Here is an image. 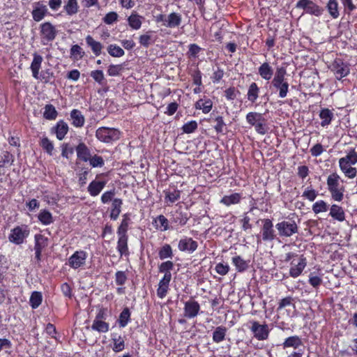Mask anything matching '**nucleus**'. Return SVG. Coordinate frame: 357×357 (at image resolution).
Returning a JSON list of instances; mask_svg holds the SVG:
<instances>
[{"mask_svg": "<svg viewBox=\"0 0 357 357\" xmlns=\"http://www.w3.org/2000/svg\"><path fill=\"white\" fill-rule=\"evenodd\" d=\"M43 60V59L42 56L38 54L37 53H34L33 59L30 68L32 72V75L35 79H40L43 82L49 83L51 82V79L53 77V73L50 69L42 71L39 75V70L41 67Z\"/></svg>", "mask_w": 357, "mask_h": 357, "instance_id": "f257e3e1", "label": "nucleus"}, {"mask_svg": "<svg viewBox=\"0 0 357 357\" xmlns=\"http://www.w3.org/2000/svg\"><path fill=\"white\" fill-rule=\"evenodd\" d=\"M120 131L115 128L102 127L96 132L98 140L105 143H110L120 138Z\"/></svg>", "mask_w": 357, "mask_h": 357, "instance_id": "f03ea898", "label": "nucleus"}, {"mask_svg": "<svg viewBox=\"0 0 357 357\" xmlns=\"http://www.w3.org/2000/svg\"><path fill=\"white\" fill-rule=\"evenodd\" d=\"M248 324L250 331L257 340L262 341L268 339L270 331L266 324H261L257 321L251 320Z\"/></svg>", "mask_w": 357, "mask_h": 357, "instance_id": "7ed1b4c3", "label": "nucleus"}, {"mask_svg": "<svg viewBox=\"0 0 357 357\" xmlns=\"http://www.w3.org/2000/svg\"><path fill=\"white\" fill-rule=\"evenodd\" d=\"M296 8L303 9L306 13L319 17L323 14L324 9L311 0H299Z\"/></svg>", "mask_w": 357, "mask_h": 357, "instance_id": "20e7f679", "label": "nucleus"}, {"mask_svg": "<svg viewBox=\"0 0 357 357\" xmlns=\"http://www.w3.org/2000/svg\"><path fill=\"white\" fill-rule=\"evenodd\" d=\"M29 234V229L26 225L17 226L11 230L8 240L16 245H20Z\"/></svg>", "mask_w": 357, "mask_h": 357, "instance_id": "39448f33", "label": "nucleus"}, {"mask_svg": "<svg viewBox=\"0 0 357 357\" xmlns=\"http://www.w3.org/2000/svg\"><path fill=\"white\" fill-rule=\"evenodd\" d=\"M280 236L290 237L298 233V226L294 221H282L275 225Z\"/></svg>", "mask_w": 357, "mask_h": 357, "instance_id": "423d86ee", "label": "nucleus"}, {"mask_svg": "<svg viewBox=\"0 0 357 357\" xmlns=\"http://www.w3.org/2000/svg\"><path fill=\"white\" fill-rule=\"evenodd\" d=\"M40 28L42 42L44 45L55 39L57 31L52 23L49 22L43 23L40 24Z\"/></svg>", "mask_w": 357, "mask_h": 357, "instance_id": "0eeeda50", "label": "nucleus"}, {"mask_svg": "<svg viewBox=\"0 0 357 357\" xmlns=\"http://www.w3.org/2000/svg\"><path fill=\"white\" fill-rule=\"evenodd\" d=\"M331 70L336 75L337 79H341L349 73V67L341 59L335 60L331 66Z\"/></svg>", "mask_w": 357, "mask_h": 357, "instance_id": "6e6552de", "label": "nucleus"}, {"mask_svg": "<svg viewBox=\"0 0 357 357\" xmlns=\"http://www.w3.org/2000/svg\"><path fill=\"white\" fill-rule=\"evenodd\" d=\"M263 226L261 227L262 240L264 241H271L275 239V234L273 229V224L270 219L261 220Z\"/></svg>", "mask_w": 357, "mask_h": 357, "instance_id": "1a4fd4ad", "label": "nucleus"}, {"mask_svg": "<svg viewBox=\"0 0 357 357\" xmlns=\"http://www.w3.org/2000/svg\"><path fill=\"white\" fill-rule=\"evenodd\" d=\"M307 265L306 258L301 255L298 257V261L296 262L295 259H294L291 262V268L289 270V275L293 278H296L299 276L303 272V269Z\"/></svg>", "mask_w": 357, "mask_h": 357, "instance_id": "9d476101", "label": "nucleus"}, {"mask_svg": "<svg viewBox=\"0 0 357 357\" xmlns=\"http://www.w3.org/2000/svg\"><path fill=\"white\" fill-rule=\"evenodd\" d=\"M48 13L46 5L41 1H37L33 3V10L31 12L32 17L34 21L40 22Z\"/></svg>", "mask_w": 357, "mask_h": 357, "instance_id": "9b49d317", "label": "nucleus"}, {"mask_svg": "<svg viewBox=\"0 0 357 357\" xmlns=\"http://www.w3.org/2000/svg\"><path fill=\"white\" fill-rule=\"evenodd\" d=\"M183 310L184 316L188 319H192L197 317L200 310V306L197 301L194 300H190L185 303Z\"/></svg>", "mask_w": 357, "mask_h": 357, "instance_id": "f8f14e48", "label": "nucleus"}, {"mask_svg": "<svg viewBox=\"0 0 357 357\" xmlns=\"http://www.w3.org/2000/svg\"><path fill=\"white\" fill-rule=\"evenodd\" d=\"M86 255L84 251H76L68 259V264L73 268H77L85 263Z\"/></svg>", "mask_w": 357, "mask_h": 357, "instance_id": "ddd939ff", "label": "nucleus"}, {"mask_svg": "<svg viewBox=\"0 0 357 357\" xmlns=\"http://www.w3.org/2000/svg\"><path fill=\"white\" fill-rule=\"evenodd\" d=\"M178 248L181 251L193 252L197 248V243L191 238L181 239Z\"/></svg>", "mask_w": 357, "mask_h": 357, "instance_id": "4468645a", "label": "nucleus"}, {"mask_svg": "<svg viewBox=\"0 0 357 357\" xmlns=\"http://www.w3.org/2000/svg\"><path fill=\"white\" fill-rule=\"evenodd\" d=\"M76 152L77 158L84 162H87L91 156L89 149L83 142L79 143L77 146Z\"/></svg>", "mask_w": 357, "mask_h": 357, "instance_id": "2eb2a0df", "label": "nucleus"}, {"mask_svg": "<svg viewBox=\"0 0 357 357\" xmlns=\"http://www.w3.org/2000/svg\"><path fill=\"white\" fill-rule=\"evenodd\" d=\"M52 131L56 133L58 139L62 140L68 131V126L61 120L57 122L56 126L52 128Z\"/></svg>", "mask_w": 357, "mask_h": 357, "instance_id": "dca6fc26", "label": "nucleus"}, {"mask_svg": "<svg viewBox=\"0 0 357 357\" xmlns=\"http://www.w3.org/2000/svg\"><path fill=\"white\" fill-rule=\"evenodd\" d=\"M181 15L176 13H172L165 19L163 24L164 26L169 28H174L178 26L181 23Z\"/></svg>", "mask_w": 357, "mask_h": 357, "instance_id": "f3484780", "label": "nucleus"}, {"mask_svg": "<svg viewBox=\"0 0 357 357\" xmlns=\"http://www.w3.org/2000/svg\"><path fill=\"white\" fill-rule=\"evenodd\" d=\"M106 185V181L94 180L88 186V192L93 196H97Z\"/></svg>", "mask_w": 357, "mask_h": 357, "instance_id": "a211bd4d", "label": "nucleus"}, {"mask_svg": "<svg viewBox=\"0 0 357 357\" xmlns=\"http://www.w3.org/2000/svg\"><path fill=\"white\" fill-rule=\"evenodd\" d=\"M123 205V200L119 198H115L113 199L111 207V213L109 217L112 220H117L119 214L121 211V206Z\"/></svg>", "mask_w": 357, "mask_h": 357, "instance_id": "6ab92c4d", "label": "nucleus"}, {"mask_svg": "<svg viewBox=\"0 0 357 357\" xmlns=\"http://www.w3.org/2000/svg\"><path fill=\"white\" fill-rule=\"evenodd\" d=\"M86 43L96 56H99L101 54L103 45L100 42L95 40L91 36L88 35L86 37Z\"/></svg>", "mask_w": 357, "mask_h": 357, "instance_id": "aec40b11", "label": "nucleus"}, {"mask_svg": "<svg viewBox=\"0 0 357 357\" xmlns=\"http://www.w3.org/2000/svg\"><path fill=\"white\" fill-rule=\"evenodd\" d=\"M119 240L117 242V250L121 256L128 254V235L127 234H118Z\"/></svg>", "mask_w": 357, "mask_h": 357, "instance_id": "412c9836", "label": "nucleus"}, {"mask_svg": "<svg viewBox=\"0 0 357 357\" xmlns=\"http://www.w3.org/2000/svg\"><path fill=\"white\" fill-rule=\"evenodd\" d=\"M258 71L259 75L265 80L271 79L273 75V70L267 62L262 63L259 66Z\"/></svg>", "mask_w": 357, "mask_h": 357, "instance_id": "4be33fe9", "label": "nucleus"}, {"mask_svg": "<svg viewBox=\"0 0 357 357\" xmlns=\"http://www.w3.org/2000/svg\"><path fill=\"white\" fill-rule=\"evenodd\" d=\"M333 116V113L329 109H322L319 113V117L322 120L321 122V126L322 127L328 126L331 123Z\"/></svg>", "mask_w": 357, "mask_h": 357, "instance_id": "5701e85b", "label": "nucleus"}, {"mask_svg": "<svg viewBox=\"0 0 357 357\" xmlns=\"http://www.w3.org/2000/svg\"><path fill=\"white\" fill-rule=\"evenodd\" d=\"M339 165L346 176L349 178H354L356 176L357 171L355 167H351V165L347 164L344 160H339Z\"/></svg>", "mask_w": 357, "mask_h": 357, "instance_id": "b1692460", "label": "nucleus"}, {"mask_svg": "<svg viewBox=\"0 0 357 357\" xmlns=\"http://www.w3.org/2000/svg\"><path fill=\"white\" fill-rule=\"evenodd\" d=\"M70 117L73 121V125L75 127H82L84 123V117L81 112L77 109H73L70 112Z\"/></svg>", "mask_w": 357, "mask_h": 357, "instance_id": "393cba45", "label": "nucleus"}, {"mask_svg": "<svg viewBox=\"0 0 357 357\" xmlns=\"http://www.w3.org/2000/svg\"><path fill=\"white\" fill-rule=\"evenodd\" d=\"M232 262L238 271H245L249 266V260H245L240 256H236L232 258Z\"/></svg>", "mask_w": 357, "mask_h": 357, "instance_id": "a878e982", "label": "nucleus"}, {"mask_svg": "<svg viewBox=\"0 0 357 357\" xmlns=\"http://www.w3.org/2000/svg\"><path fill=\"white\" fill-rule=\"evenodd\" d=\"M302 344L301 339L298 336L294 335L287 337L283 342L282 346L284 348L293 347L297 349Z\"/></svg>", "mask_w": 357, "mask_h": 357, "instance_id": "bb28decb", "label": "nucleus"}, {"mask_svg": "<svg viewBox=\"0 0 357 357\" xmlns=\"http://www.w3.org/2000/svg\"><path fill=\"white\" fill-rule=\"evenodd\" d=\"M259 88L255 82H252L248 91L247 96L248 100L250 101L252 103L255 102L257 99L259 97Z\"/></svg>", "mask_w": 357, "mask_h": 357, "instance_id": "cd10ccee", "label": "nucleus"}, {"mask_svg": "<svg viewBox=\"0 0 357 357\" xmlns=\"http://www.w3.org/2000/svg\"><path fill=\"white\" fill-rule=\"evenodd\" d=\"M330 215L338 221H343L344 220V212L342 207L333 204L330 210Z\"/></svg>", "mask_w": 357, "mask_h": 357, "instance_id": "c85d7f7f", "label": "nucleus"}, {"mask_svg": "<svg viewBox=\"0 0 357 357\" xmlns=\"http://www.w3.org/2000/svg\"><path fill=\"white\" fill-rule=\"evenodd\" d=\"M43 117L47 120H54L57 117L58 112L54 105L47 104L44 107Z\"/></svg>", "mask_w": 357, "mask_h": 357, "instance_id": "c756f323", "label": "nucleus"}, {"mask_svg": "<svg viewBox=\"0 0 357 357\" xmlns=\"http://www.w3.org/2000/svg\"><path fill=\"white\" fill-rule=\"evenodd\" d=\"M91 329L99 333H105L109 331V325L105 321H93L91 325Z\"/></svg>", "mask_w": 357, "mask_h": 357, "instance_id": "7c9ffc66", "label": "nucleus"}, {"mask_svg": "<svg viewBox=\"0 0 357 357\" xmlns=\"http://www.w3.org/2000/svg\"><path fill=\"white\" fill-rule=\"evenodd\" d=\"M273 87L279 90V97L284 98L287 96L289 89L287 82H271Z\"/></svg>", "mask_w": 357, "mask_h": 357, "instance_id": "2f4dec72", "label": "nucleus"}, {"mask_svg": "<svg viewBox=\"0 0 357 357\" xmlns=\"http://www.w3.org/2000/svg\"><path fill=\"white\" fill-rule=\"evenodd\" d=\"M339 179H340V176L336 173H333L328 177L327 185H328L329 191L339 189V186H340Z\"/></svg>", "mask_w": 357, "mask_h": 357, "instance_id": "473e14b6", "label": "nucleus"}, {"mask_svg": "<svg viewBox=\"0 0 357 357\" xmlns=\"http://www.w3.org/2000/svg\"><path fill=\"white\" fill-rule=\"evenodd\" d=\"M112 340L114 342V346H113V351L114 352H119L124 349L125 348V342L123 338L119 335L118 337L116 335H112Z\"/></svg>", "mask_w": 357, "mask_h": 357, "instance_id": "72a5a7b5", "label": "nucleus"}, {"mask_svg": "<svg viewBox=\"0 0 357 357\" xmlns=\"http://www.w3.org/2000/svg\"><path fill=\"white\" fill-rule=\"evenodd\" d=\"M227 328L224 326H218L215 328L213 333V340L219 343L225 340Z\"/></svg>", "mask_w": 357, "mask_h": 357, "instance_id": "f704fd0d", "label": "nucleus"}, {"mask_svg": "<svg viewBox=\"0 0 357 357\" xmlns=\"http://www.w3.org/2000/svg\"><path fill=\"white\" fill-rule=\"evenodd\" d=\"M213 102L210 99L205 101L200 99L195 104L196 109H202L204 114L208 113L211 110Z\"/></svg>", "mask_w": 357, "mask_h": 357, "instance_id": "c9c22d12", "label": "nucleus"}, {"mask_svg": "<svg viewBox=\"0 0 357 357\" xmlns=\"http://www.w3.org/2000/svg\"><path fill=\"white\" fill-rule=\"evenodd\" d=\"M38 218L45 225H48L54 221L51 213L45 209L40 211L38 215Z\"/></svg>", "mask_w": 357, "mask_h": 357, "instance_id": "e433bc0d", "label": "nucleus"}, {"mask_svg": "<svg viewBox=\"0 0 357 357\" xmlns=\"http://www.w3.org/2000/svg\"><path fill=\"white\" fill-rule=\"evenodd\" d=\"M46 246H47V238L42 234H36L35 236L34 250L42 252L43 249Z\"/></svg>", "mask_w": 357, "mask_h": 357, "instance_id": "4c0bfd02", "label": "nucleus"}, {"mask_svg": "<svg viewBox=\"0 0 357 357\" xmlns=\"http://www.w3.org/2000/svg\"><path fill=\"white\" fill-rule=\"evenodd\" d=\"M68 15H73L78 12V3L77 0H68L63 7Z\"/></svg>", "mask_w": 357, "mask_h": 357, "instance_id": "58836bf2", "label": "nucleus"}, {"mask_svg": "<svg viewBox=\"0 0 357 357\" xmlns=\"http://www.w3.org/2000/svg\"><path fill=\"white\" fill-rule=\"evenodd\" d=\"M241 197L239 193H234L230 195H226L224 196L221 199V203H223L227 206L237 204L240 202Z\"/></svg>", "mask_w": 357, "mask_h": 357, "instance_id": "ea45409f", "label": "nucleus"}, {"mask_svg": "<svg viewBox=\"0 0 357 357\" xmlns=\"http://www.w3.org/2000/svg\"><path fill=\"white\" fill-rule=\"evenodd\" d=\"M13 162L14 157L8 151H4L0 153V168L8 164L13 165Z\"/></svg>", "mask_w": 357, "mask_h": 357, "instance_id": "a19ab883", "label": "nucleus"}, {"mask_svg": "<svg viewBox=\"0 0 357 357\" xmlns=\"http://www.w3.org/2000/svg\"><path fill=\"white\" fill-rule=\"evenodd\" d=\"M43 296L40 291H33L30 297V305L33 309L37 308L42 303Z\"/></svg>", "mask_w": 357, "mask_h": 357, "instance_id": "79ce46f5", "label": "nucleus"}, {"mask_svg": "<svg viewBox=\"0 0 357 357\" xmlns=\"http://www.w3.org/2000/svg\"><path fill=\"white\" fill-rule=\"evenodd\" d=\"M326 7L333 18H337L339 17L338 3L336 0H329Z\"/></svg>", "mask_w": 357, "mask_h": 357, "instance_id": "37998d69", "label": "nucleus"}, {"mask_svg": "<svg viewBox=\"0 0 357 357\" xmlns=\"http://www.w3.org/2000/svg\"><path fill=\"white\" fill-rule=\"evenodd\" d=\"M130 317V312L128 307H126L121 312L119 318V324L121 328L127 326Z\"/></svg>", "mask_w": 357, "mask_h": 357, "instance_id": "c03bdc74", "label": "nucleus"}, {"mask_svg": "<svg viewBox=\"0 0 357 357\" xmlns=\"http://www.w3.org/2000/svg\"><path fill=\"white\" fill-rule=\"evenodd\" d=\"M246 120L248 123L253 126L259 121H265V119L263 118L262 114L257 112H249L246 116Z\"/></svg>", "mask_w": 357, "mask_h": 357, "instance_id": "a18cd8bd", "label": "nucleus"}, {"mask_svg": "<svg viewBox=\"0 0 357 357\" xmlns=\"http://www.w3.org/2000/svg\"><path fill=\"white\" fill-rule=\"evenodd\" d=\"M107 52L113 57H121L124 55V50L116 45H109L107 47Z\"/></svg>", "mask_w": 357, "mask_h": 357, "instance_id": "49530a36", "label": "nucleus"}, {"mask_svg": "<svg viewBox=\"0 0 357 357\" xmlns=\"http://www.w3.org/2000/svg\"><path fill=\"white\" fill-rule=\"evenodd\" d=\"M158 255L161 260L172 258L173 256L172 247L169 244H165L159 250Z\"/></svg>", "mask_w": 357, "mask_h": 357, "instance_id": "de8ad7c7", "label": "nucleus"}, {"mask_svg": "<svg viewBox=\"0 0 357 357\" xmlns=\"http://www.w3.org/2000/svg\"><path fill=\"white\" fill-rule=\"evenodd\" d=\"M151 31H148L145 34L141 35L139 38V43L144 47H148L150 45L154 43L152 38Z\"/></svg>", "mask_w": 357, "mask_h": 357, "instance_id": "09e8293b", "label": "nucleus"}, {"mask_svg": "<svg viewBox=\"0 0 357 357\" xmlns=\"http://www.w3.org/2000/svg\"><path fill=\"white\" fill-rule=\"evenodd\" d=\"M84 52L78 45H74L70 48L71 58H73L74 60L82 59L84 56Z\"/></svg>", "mask_w": 357, "mask_h": 357, "instance_id": "8fccbe9b", "label": "nucleus"}, {"mask_svg": "<svg viewBox=\"0 0 357 357\" xmlns=\"http://www.w3.org/2000/svg\"><path fill=\"white\" fill-rule=\"evenodd\" d=\"M287 74L286 68L280 67L276 69L274 77L271 82H287L285 75Z\"/></svg>", "mask_w": 357, "mask_h": 357, "instance_id": "3c124183", "label": "nucleus"}, {"mask_svg": "<svg viewBox=\"0 0 357 357\" xmlns=\"http://www.w3.org/2000/svg\"><path fill=\"white\" fill-rule=\"evenodd\" d=\"M40 145L50 155H52L54 145L52 142L46 137L41 139Z\"/></svg>", "mask_w": 357, "mask_h": 357, "instance_id": "603ef678", "label": "nucleus"}, {"mask_svg": "<svg viewBox=\"0 0 357 357\" xmlns=\"http://www.w3.org/2000/svg\"><path fill=\"white\" fill-rule=\"evenodd\" d=\"M123 219L122 220L121 223L117 230L118 234H127V231L128 229L129 215L126 213L123 215Z\"/></svg>", "mask_w": 357, "mask_h": 357, "instance_id": "864d4df0", "label": "nucleus"}, {"mask_svg": "<svg viewBox=\"0 0 357 357\" xmlns=\"http://www.w3.org/2000/svg\"><path fill=\"white\" fill-rule=\"evenodd\" d=\"M339 160H344L349 165H355L357 163V153L352 149L350 151L348 154L343 158H341Z\"/></svg>", "mask_w": 357, "mask_h": 357, "instance_id": "5fc2aeb1", "label": "nucleus"}, {"mask_svg": "<svg viewBox=\"0 0 357 357\" xmlns=\"http://www.w3.org/2000/svg\"><path fill=\"white\" fill-rule=\"evenodd\" d=\"M312 210L314 213L317 214L321 212H325L328 211V206L326 203L321 200L319 202H315L312 206Z\"/></svg>", "mask_w": 357, "mask_h": 357, "instance_id": "6e6d98bb", "label": "nucleus"}, {"mask_svg": "<svg viewBox=\"0 0 357 357\" xmlns=\"http://www.w3.org/2000/svg\"><path fill=\"white\" fill-rule=\"evenodd\" d=\"M129 25L134 29H139L141 27L142 22L137 15H131L128 17Z\"/></svg>", "mask_w": 357, "mask_h": 357, "instance_id": "4d7b16f0", "label": "nucleus"}, {"mask_svg": "<svg viewBox=\"0 0 357 357\" xmlns=\"http://www.w3.org/2000/svg\"><path fill=\"white\" fill-rule=\"evenodd\" d=\"M88 161L93 167H102L105 164L103 158L98 155L91 156Z\"/></svg>", "mask_w": 357, "mask_h": 357, "instance_id": "13d9d810", "label": "nucleus"}, {"mask_svg": "<svg viewBox=\"0 0 357 357\" xmlns=\"http://www.w3.org/2000/svg\"><path fill=\"white\" fill-rule=\"evenodd\" d=\"M173 268H174L173 262L171 261H167L162 262L159 266V271L160 273H164L165 275L166 273H171V271L173 269Z\"/></svg>", "mask_w": 357, "mask_h": 357, "instance_id": "bf43d9fd", "label": "nucleus"}, {"mask_svg": "<svg viewBox=\"0 0 357 357\" xmlns=\"http://www.w3.org/2000/svg\"><path fill=\"white\" fill-rule=\"evenodd\" d=\"M197 128V123L195 121H191L183 126V131L185 133L190 134L193 132Z\"/></svg>", "mask_w": 357, "mask_h": 357, "instance_id": "052dcab7", "label": "nucleus"}, {"mask_svg": "<svg viewBox=\"0 0 357 357\" xmlns=\"http://www.w3.org/2000/svg\"><path fill=\"white\" fill-rule=\"evenodd\" d=\"M171 278V273H166L165 275H164L163 278L159 282V287L158 290H167Z\"/></svg>", "mask_w": 357, "mask_h": 357, "instance_id": "680f3d73", "label": "nucleus"}, {"mask_svg": "<svg viewBox=\"0 0 357 357\" xmlns=\"http://www.w3.org/2000/svg\"><path fill=\"white\" fill-rule=\"evenodd\" d=\"M90 75L96 82L100 84L102 83V81L105 79L103 72L101 70H93L91 72Z\"/></svg>", "mask_w": 357, "mask_h": 357, "instance_id": "e2e57ef3", "label": "nucleus"}, {"mask_svg": "<svg viewBox=\"0 0 357 357\" xmlns=\"http://www.w3.org/2000/svg\"><path fill=\"white\" fill-rule=\"evenodd\" d=\"M118 19V14L116 12H109L103 18V22L107 24H112Z\"/></svg>", "mask_w": 357, "mask_h": 357, "instance_id": "0e129e2a", "label": "nucleus"}, {"mask_svg": "<svg viewBox=\"0 0 357 357\" xmlns=\"http://www.w3.org/2000/svg\"><path fill=\"white\" fill-rule=\"evenodd\" d=\"M123 70L122 65H110L107 70V73L109 76H116L119 74L120 71Z\"/></svg>", "mask_w": 357, "mask_h": 357, "instance_id": "69168bd1", "label": "nucleus"}, {"mask_svg": "<svg viewBox=\"0 0 357 357\" xmlns=\"http://www.w3.org/2000/svg\"><path fill=\"white\" fill-rule=\"evenodd\" d=\"M115 195L114 190H109L104 192L101 196V201L103 204H107L109 202H113L114 199V197Z\"/></svg>", "mask_w": 357, "mask_h": 357, "instance_id": "338daca9", "label": "nucleus"}, {"mask_svg": "<svg viewBox=\"0 0 357 357\" xmlns=\"http://www.w3.org/2000/svg\"><path fill=\"white\" fill-rule=\"evenodd\" d=\"M238 91H236L234 87H229L225 91V97L227 100H233L236 98V93Z\"/></svg>", "mask_w": 357, "mask_h": 357, "instance_id": "774afa93", "label": "nucleus"}]
</instances>
